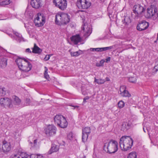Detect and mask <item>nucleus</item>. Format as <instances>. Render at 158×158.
Listing matches in <instances>:
<instances>
[{
    "label": "nucleus",
    "instance_id": "nucleus-2",
    "mask_svg": "<svg viewBox=\"0 0 158 158\" xmlns=\"http://www.w3.org/2000/svg\"><path fill=\"white\" fill-rule=\"evenodd\" d=\"M133 142V140L130 136H123L120 139V147L122 150L126 151L131 148Z\"/></svg>",
    "mask_w": 158,
    "mask_h": 158
},
{
    "label": "nucleus",
    "instance_id": "nucleus-3",
    "mask_svg": "<svg viewBox=\"0 0 158 158\" xmlns=\"http://www.w3.org/2000/svg\"><path fill=\"white\" fill-rule=\"evenodd\" d=\"M103 149L109 154L114 153L118 150V143L116 141L111 140L109 143L104 144Z\"/></svg>",
    "mask_w": 158,
    "mask_h": 158
},
{
    "label": "nucleus",
    "instance_id": "nucleus-43",
    "mask_svg": "<svg viewBox=\"0 0 158 158\" xmlns=\"http://www.w3.org/2000/svg\"><path fill=\"white\" fill-rule=\"evenodd\" d=\"M25 52H26L28 53H31V50H30V49L29 48H27L25 50Z\"/></svg>",
    "mask_w": 158,
    "mask_h": 158
},
{
    "label": "nucleus",
    "instance_id": "nucleus-52",
    "mask_svg": "<svg viewBox=\"0 0 158 158\" xmlns=\"http://www.w3.org/2000/svg\"><path fill=\"white\" fill-rule=\"evenodd\" d=\"M37 143V139H35L34 141V145H36Z\"/></svg>",
    "mask_w": 158,
    "mask_h": 158
},
{
    "label": "nucleus",
    "instance_id": "nucleus-26",
    "mask_svg": "<svg viewBox=\"0 0 158 158\" xmlns=\"http://www.w3.org/2000/svg\"><path fill=\"white\" fill-rule=\"evenodd\" d=\"M123 25L125 26L128 25L131 22L130 19L128 17H125L123 20H122Z\"/></svg>",
    "mask_w": 158,
    "mask_h": 158
},
{
    "label": "nucleus",
    "instance_id": "nucleus-49",
    "mask_svg": "<svg viewBox=\"0 0 158 158\" xmlns=\"http://www.w3.org/2000/svg\"><path fill=\"white\" fill-rule=\"evenodd\" d=\"M98 52H102L103 51L102 48H98Z\"/></svg>",
    "mask_w": 158,
    "mask_h": 158
},
{
    "label": "nucleus",
    "instance_id": "nucleus-24",
    "mask_svg": "<svg viewBox=\"0 0 158 158\" xmlns=\"http://www.w3.org/2000/svg\"><path fill=\"white\" fill-rule=\"evenodd\" d=\"M131 127V124L127 122H124L122 125L121 130L123 131H126L128 130Z\"/></svg>",
    "mask_w": 158,
    "mask_h": 158
},
{
    "label": "nucleus",
    "instance_id": "nucleus-48",
    "mask_svg": "<svg viewBox=\"0 0 158 158\" xmlns=\"http://www.w3.org/2000/svg\"><path fill=\"white\" fill-rule=\"evenodd\" d=\"M82 93L83 95H86L87 94V92L85 91H84L82 90H81Z\"/></svg>",
    "mask_w": 158,
    "mask_h": 158
},
{
    "label": "nucleus",
    "instance_id": "nucleus-38",
    "mask_svg": "<svg viewBox=\"0 0 158 158\" xmlns=\"http://www.w3.org/2000/svg\"><path fill=\"white\" fill-rule=\"evenodd\" d=\"M11 2V1L10 0H5L2 2V4L5 5H7L10 4Z\"/></svg>",
    "mask_w": 158,
    "mask_h": 158
},
{
    "label": "nucleus",
    "instance_id": "nucleus-37",
    "mask_svg": "<svg viewBox=\"0 0 158 158\" xmlns=\"http://www.w3.org/2000/svg\"><path fill=\"white\" fill-rule=\"evenodd\" d=\"M10 158H20V157L18 153L12 155Z\"/></svg>",
    "mask_w": 158,
    "mask_h": 158
},
{
    "label": "nucleus",
    "instance_id": "nucleus-33",
    "mask_svg": "<svg viewBox=\"0 0 158 158\" xmlns=\"http://www.w3.org/2000/svg\"><path fill=\"white\" fill-rule=\"evenodd\" d=\"M82 141L83 142H85L87 140L89 135L85 134H82Z\"/></svg>",
    "mask_w": 158,
    "mask_h": 158
},
{
    "label": "nucleus",
    "instance_id": "nucleus-42",
    "mask_svg": "<svg viewBox=\"0 0 158 158\" xmlns=\"http://www.w3.org/2000/svg\"><path fill=\"white\" fill-rule=\"evenodd\" d=\"M98 48H90V50L92 52L98 51Z\"/></svg>",
    "mask_w": 158,
    "mask_h": 158
},
{
    "label": "nucleus",
    "instance_id": "nucleus-9",
    "mask_svg": "<svg viewBox=\"0 0 158 158\" xmlns=\"http://www.w3.org/2000/svg\"><path fill=\"white\" fill-rule=\"evenodd\" d=\"M77 5L79 9H87L91 5V3L89 0H79L77 2Z\"/></svg>",
    "mask_w": 158,
    "mask_h": 158
},
{
    "label": "nucleus",
    "instance_id": "nucleus-44",
    "mask_svg": "<svg viewBox=\"0 0 158 158\" xmlns=\"http://www.w3.org/2000/svg\"><path fill=\"white\" fill-rule=\"evenodd\" d=\"M89 97L88 96H87L85 98L83 99V103L86 102V100L89 99Z\"/></svg>",
    "mask_w": 158,
    "mask_h": 158
},
{
    "label": "nucleus",
    "instance_id": "nucleus-21",
    "mask_svg": "<svg viewBox=\"0 0 158 158\" xmlns=\"http://www.w3.org/2000/svg\"><path fill=\"white\" fill-rule=\"evenodd\" d=\"M60 121V123L59 124V125H58V126L62 128L66 127L68 126V123L65 118L64 117L63 118H62Z\"/></svg>",
    "mask_w": 158,
    "mask_h": 158
},
{
    "label": "nucleus",
    "instance_id": "nucleus-16",
    "mask_svg": "<svg viewBox=\"0 0 158 158\" xmlns=\"http://www.w3.org/2000/svg\"><path fill=\"white\" fill-rule=\"evenodd\" d=\"M59 149V146L55 143L52 144L51 148L48 152V154H51L52 153L57 152Z\"/></svg>",
    "mask_w": 158,
    "mask_h": 158
},
{
    "label": "nucleus",
    "instance_id": "nucleus-46",
    "mask_svg": "<svg viewBox=\"0 0 158 158\" xmlns=\"http://www.w3.org/2000/svg\"><path fill=\"white\" fill-rule=\"evenodd\" d=\"M37 158H43L42 155L40 154H37Z\"/></svg>",
    "mask_w": 158,
    "mask_h": 158
},
{
    "label": "nucleus",
    "instance_id": "nucleus-56",
    "mask_svg": "<svg viewBox=\"0 0 158 158\" xmlns=\"http://www.w3.org/2000/svg\"><path fill=\"white\" fill-rule=\"evenodd\" d=\"M106 81H110V79L108 77H107L106 78Z\"/></svg>",
    "mask_w": 158,
    "mask_h": 158
},
{
    "label": "nucleus",
    "instance_id": "nucleus-8",
    "mask_svg": "<svg viewBox=\"0 0 158 158\" xmlns=\"http://www.w3.org/2000/svg\"><path fill=\"white\" fill-rule=\"evenodd\" d=\"M44 131L47 136H51L56 134V128L53 125H49L45 128Z\"/></svg>",
    "mask_w": 158,
    "mask_h": 158
},
{
    "label": "nucleus",
    "instance_id": "nucleus-15",
    "mask_svg": "<svg viewBox=\"0 0 158 158\" xmlns=\"http://www.w3.org/2000/svg\"><path fill=\"white\" fill-rule=\"evenodd\" d=\"M13 33L17 37L16 39L15 37L12 34H8L9 35V36H10L13 39H15V40H16L18 41L19 42L22 41H25L24 38L22 37L21 35L19 34V33L16 31H14Z\"/></svg>",
    "mask_w": 158,
    "mask_h": 158
},
{
    "label": "nucleus",
    "instance_id": "nucleus-34",
    "mask_svg": "<svg viewBox=\"0 0 158 158\" xmlns=\"http://www.w3.org/2000/svg\"><path fill=\"white\" fill-rule=\"evenodd\" d=\"M129 82L132 83H135L136 81V79L134 77H131L129 78Z\"/></svg>",
    "mask_w": 158,
    "mask_h": 158
},
{
    "label": "nucleus",
    "instance_id": "nucleus-51",
    "mask_svg": "<svg viewBox=\"0 0 158 158\" xmlns=\"http://www.w3.org/2000/svg\"><path fill=\"white\" fill-rule=\"evenodd\" d=\"M113 48L112 46H110L108 47H106L107 50H110L111 49Z\"/></svg>",
    "mask_w": 158,
    "mask_h": 158
},
{
    "label": "nucleus",
    "instance_id": "nucleus-17",
    "mask_svg": "<svg viewBox=\"0 0 158 158\" xmlns=\"http://www.w3.org/2000/svg\"><path fill=\"white\" fill-rule=\"evenodd\" d=\"M31 4L33 8L35 9L39 8L41 6L40 0H31Z\"/></svg>",
    "mask_w": 158,
    "mask_h": 158
},
{
    "label": "nucleus",
    "instance_id": "nucleus-20",
    "mask_svg": "<svg viewBox=\"0 0 158 158\" xmlns=\"http://www.w3.org/2000/svg\"><path fill=\"white\" fill-rule=\"evenodd\" d=\"M32 52L34 53L40 54L42 52V50L37 46L36 44H34L33 48H32Z\"/></svg>",
    "mask_w": 158,
    "mask_h": 158
},
{
    "label": "nucleus",
    "instance_id": "nucleus-12",
    "mask_svg": "<svg viewBox=\"0 0 158 158\" xmlns=\"http://www.w3.org/2000/svg\"><path fill=\"white\" fill-rule=\"evenodd\" d=\"M120 94L123 97H130L131 95L127 90L125 85H122L120 87L119 89Z\"/></svg>",
    "mask_w": 158,
    "mask_h": 158
},
{
    "label": "nucleus",
    "instance_id": "nucleus-4",
    "mask_svg": "<svg viewBox=\"0 0 158 158\" xmlns=\"http://www.w3.org/2000/svg\"><path fill=\"white\" fill-rule=\"evenodd\" d=\"M69 16L67 14H58L56 16L55 23L58 25L66 24L69 22Z\"/></svg>",
    "mask_w": 158,
    "mask_h": 158
},
{
    "label": "nucleus",
    "instance_id": "nucleus-50",
    "mask_svg": "<svg viewBox=\"0 0 158 158\" xmlns=\"http://www.w3.org/2000/svg\"><path fill=\"white\" fill-rule=\"evenodd\" d=\"M113 48L112 46H110L108 47H106L107 50H110L111 49Z\"/></svg>",
    "mask_w": 158,
    "mask_h": 158
},
{
    "label": "nucleus",
    "instance_id": "nucleus-39",
    "mask_svg": "<svg viewBox=\"0 0 158 158\" xmlns=\"http://www.w3.org/2000/svg\"><path fill=\"white\" fill-rule=\"evenodd\" d=\"M50 55H46L45 58H44V60L45 61H47L49 60L50 57Z\"/></svg>",
    "mask_w": 158,
    "mask_h": 158
},
{
    "label": "nucleus",
    "instance_id": "nucleus-6",
    "mask_svg": "<svg viewBox=\"0 0 158 158\" xmlns=\"http://www.w3.org/2000/svg\"><path fill=\"white\" fill-rule=\"evenodd\" d=\"M147 18H151L153 20H158V10L155 7H150L147 9V12L145 15Z\"/></svg>",
    "mask_w": 158,
    "mask_h": 158
},
{
    "label": "nucleus",
    "instance_id": "nucleus-22",
    "mask_svg": "<svg viewBox=\"0 0 158 158\" xmlns=\"http://www.w3.org/2000/svg\"><path fill=\"white\" fill-rule=\"evenodd\" d=\"M2 148L3 152H4L9 151L11 149L10 143L6 142L3 143L2 146Z\"/></svg>",
    "mask_w": 158,
    "mask_h": 158
},
{
    "label": "nucleus",
    "instance_id": "nucleus-11",
    "mask_svg": "<svg viewBox=\"0 0 158 158\" xmlns=\"http://www.w3.org/2000/svg\"><path fill=\"white\" fill-rule=\"evenodd\" d=\"M82 29L84 31V36L85 37L89 36L92 33V29L90 25H88L87 23H85L81 27Z\"/></svg>",
    "mask_w": 158,
    "mask_h": 158
},
{
    "label": "nucleus",
    "instance_id": "nucleus-36",
    "mask_svg": "<svg viewBox=\"0 0 158 158\" xmlns=\"http://www.w3.org/2000/svg\"><path fill=\"white\" fill-rule=\"evenodd\" d=\"M118 105L119 108H122L124 106L125 103L123 101H120L118 102Z\"/></svg>",
    "mask_w": 158,
    "mask_h": 158
},
{
    "label": "nucleus",
    "instance_id": "nucleus-25",
    "mask_svg": "<svg viewBox=\"0 0 158 158\" xmlns=\"http://www.w3.org/2000/svg\"><path fill=\"white\" fill-rule=\"evenodd\" d=\"M13 99V103L14 104L19 106L21 102V100L16 96H14L12 97Z\"/></svg>",
    "mask_w": 158,
    "mask_h": 158
},
{
    "label": "nucleus",
    "instance_id": "nucleus-32",
    "mask_svg": "<svg viewBox=\"0 0 158 158\" xmlns=\"http://www.w3.org/2000/svg\"><path fill=\"white\" fill-rule=\"evenodd\" d=\"M45 70L44 73V75L45 78L48 79L49 78V76L48 73V69L46 67H45Z\"/></svg>",
    "mask_w": 158,
    "mask_h": 158
},
{
    "label": "nucleus",
    "instance_id": "nucleus-5",
    "mask_svg": "<svg viewBox=\"0 0 158 158\" xmlns=\"http://www.w3.org/2000/svg\"><path fill=\"white\" fill-rule=\"evenodd\" d=\"M146 9L140 4L135 5L133 8V14H131L132 17L134 19H138L140 15Z\"/></svg>",
    "mask_w": 158,
    "mask_h": 158
},
{
    "label": "nucleus",
    "instance_id": "nucleus-47",
    "mask_svg": "<svg viewBox=\"0 0 158 158\" xmlns=\"http://www.w3.org/2000/svg\"><path fill=\"white\" fill-rule=\"evenodd\" d=\"M104 62H105V60H102L100 61L99 63L101 64V65H102V66H103V63Z\"/></svg>",
    "mask_w": 158,
    "mask_h": 158
},
{
    "label": "nucleus",
    "instance_id": "nucleus-27",
    "mask_svg": "<svg viewBox=\"0 0 158 158\" xmlns=\"http://www.w3.org/2000/svg\"><path fill=\"white\" fill-rule=\"evenodd\" d=\"M91 132V129L90 127H85V128L82 129V134H86V135H88Z\"/></svg>",
    "mask_w": 158,
    "mask_h": 158
},
{
    "label": "nucleus",
    "instance_id": "nucleus-23",
    "mask_svg": "<svg viewBox=\"0 0 158 158\" xmlns=\"http://www.w3.org/2000/svg\"><path fill=\"white\" fill-rule=\"evenodd\" d=\"M64 116H63L59 115H56L55 116L54 120L55 124H56L57 126L59 125V124L60 123V122L62 118Z\"/></svg>",
    "mask_w": 158,
    "mask_h": 158
},
{
    "label": "nucleus",
    "instance_id": "nucleus-35",
    "mask_svg": "<svg viewBox=\"0 0 158 158\" xmlns=\"http://www.w3.org/2000/svg\"><path fill=\"white\" fill-rule=\"evenodd\" d=\"M70 54L72 56H77L80 55V53L79 52V51H77L75 52H71Z\"/></svg>",
    "mask_w": 158,
    "mask_h": 158
},
{
    "label": "nucleus",
    "instance_id": "nucleus-45",
    "mask_svg": "<svg viewBox=\"0 0 158 158\" xmlns=\"http://www.w3.org/2000/svg\"><path fill=\"white\" fill-rule=\"evenodd\" d=\"M110 60V57H108L105 61V62L107 63L109 62Z\"/></svg>",
    "mask_w": 158,
    "mask_h": 158
},
{
    "label": "nucleus",
    "instance_id": "nucleus-30",
    "mask_svg": "<svg viewBox=\"0 0 158 158\" xmlns=\"http://www.w3.org/2000/svg\"><path fill=\"white\" fill-rule=\"evenodd\" d=\"M6 89L5 88H0V97L3 96L6 94Z\"/></svg>",
    "mask_w": 158,
    "mask_h": 158
},
{
    "label": "nucleus",
    "instance_id": "nucleus-18",
    "mask_svg": "<svg viewBox=\"0 0 158 158\" xmlns=\"http://www.w3.org/2000/svg\"><path fill=\"white\" fill-rule=\"evenodd\" d=\"M8 58L6 57L0 58V67L4 68L6 67L7 64Z\"/></svg>",
    "mask_w": 158,
    "mask_h": 158
},
{
    "label": "nucleus",
    "instance_id": "nucleus-59",
    "mask_svg": "<svg viewBox=\"0 0 158 158\" xmlns=\"http://www.w3.org/2000/svg\"><path fill=\"white\" fill-rule=\"evenodd\" d=\"M82 158H85V157H84Z\"/></svg>",
    "mask_w": 158,
    "mask_h": 158
},
{
    "label": "nucleus",
    "instance_id": "nucleus-40",
    "mask_svg": "<svg viewBox=\"0 0 158 158\" xmlns=\"http://www.w3.org/2000/svg\"><path fill=\"white\" fill-rule=\"evenodd\" d=\"M30 99L29 98H26L25 100V103L26 105H28L30 104Z\"/></svg>",
    "mask_w": 158,
    "mask_h": 158
},
{
    "label": "nucleus",
    "instance_id": "nucleus-41",
    "mask_svg": "<svg viewBox=\"0 0 158 158\" xmlns=\"http://www.w3.org/2000/svg\"><path fill=\"white\" fill-rule=\"evenodd\" d=\"M30 158H37V154H31L30 156Z\"/></svg>",
    "mask_w": 158,
    "mask_h": 158
},
{
    "label": "nucleus",
    "instance_id": "nucleus-54",
    "mask_svg": "<svg viewBox=\"0 0 158 158\" xmlns=\"http://www.w3.org/2000/svg\"><path fill=\"white\" fill-rule=\"evenodd\" d=\"M157 66H158V65L156 66H155L154 67V68L156 69V72L158 71V69H157Z\"/></svg>",
    "mask_w": 158,
    "mask_h": 158
},
{
    "label": "nucleus",
    "instance_id": "nucleus-58",
    "mask_svg": "<svg viewBox=\"0 0 158 158\" xmlns=\"http://www.w3.org/2000/svg\"><path fill=\"white\" fill-rule=\"evenodd\" d=\"M143 130L145 132H146V131H145V130L144 129V128H143Z\"/></svg>",
    "mask_w": 158,
    "mask_h": 158
},
{
    "label": "nucleus",
    "instance_id": "nucleus-1",
    "mask_svg": "<svg viewBox=\"0 0 158 158\" xmlns=\"http://www.w3.org/2000/svg\"><path fill=\"white\" fill-rule=\"evenodd\" d=\"M15 62L19 69L23 72H28L31 69V64L24 58L18 57Z\"/></svg>",
    "mask_w": 158,
    "mask_h": 158
},
{
    "label": "nucleus",
    "instance_id": "nucleus-14",
    "mask_svg": "<svg viewBox=\"0 0 158 158\" xmlns=\"http://www.w3.org/2000/svg\"><path fill=\"white\" fill-rule=\"evenodd\" d=\"M40 16L42 17V18L41 19V20L42 22H40L39 21L38 22H36V21H39L40 20V18L39 16V15H38V16L36 17L34 21V23L35 24V25L37 27H41L45 23V19H44L43 16L41 15L40 14Z\"/></svg>",
    "mask_w": 158,
    "mask_h": 158
},
{
    "label": "nucleus",
    "instance_id": "nucleus-19",
    "mask_svg": "<svg viewBox=\"0 0 158 158\" xmlns=\"http://www.w3.org/2000/svg\"><path fill=\"white\" fill-rule=\"evenodd\" d=\"M70 39L71 41L73 42L75 44H77L81 40V38L79 34L72 36Z\"/></svg>",
    "mask_w": 158,
    "mask_h": 158
},
{
    "label": "nucleus",
    "instance_id": "nucleus-28",
    "mask_svg": "<svg viewBox=\"0 0 158 158\" xmlns=\"http://www.w3.org/2000/svg\"><path fill=\"white\" fill-rule=\"evenodd\" d=\"M106 81L104 79H97L96 77L94 78V82H96L98 84L101 85L104 84Z\"/></svg>",
    "mask_w": 158,
    "mask_h": 158
},
{
    "label": "nucleus",
    "instance_id": "nucleus-10",
    "mask_svg": "<svg viewBox=\"0 0 158 158\" xmlns=\"http://www.w3.org/2000/svg\"><path fill=\"white\" fill-rule=\"evenodd\" d=\"M0 104L2 106L9 108H12L13 104L11 99L8 98H4L0 99Z\"/></svg>",
    "mask_w": 158,
    "mask_h": 158
},
{
    "label": "nucleus",
    "instance_id": "nucleus-57",
    "mask_svg": "<svg viewBox=\"0 0 158 158\" xmlns=\"http://www.w3.org/2000/svg\"><path fill=\"white\" fill-rule=\"evenodd\" d=\"M103 51H106L107 50L106 47L102 48Z\"/></svg>",
    "mask_w": 158,
    "mask_h": 158
},
{
    "label": "nucleus",
    "instance_id": "nucleus-55",
    "mask_svg": "<svg viewBox=\"0 0 158 158\" xmlns=\"http://www.w3.org/2000/svg\"><path fill=\"white\" fill-rule=\"evenodd\" d=\"M72 106L73 107H74V109H75V108H78L79 107V106Z\"/></svg>",
    "mask_w": 158,
    "mask_h": 158
},
{
    "label": "nucleus",
    "instance_id": "nucleus-13",
    "mask_svg": "<svg viewBox=\"0 0 158 158\" xmlns=\"http://www.w3.org/2000/svg\"><path fill=\"white\" fill-rule=\"evenodd\" d=\"M149 26L148 23L143 21L137 26V29L139 31H142L147 29Z\"/></svg>",
    "mask_w": 158,
    "mask_h": 158
},
{
    "label": "nucleus",
    "instance_id": "nucleus-31",
    "mask_svg": "<svg viewBox=\"0 0 158 158\" xmlns=\"http://www.w3.org/2000/svg\"><path fill=\"white\" fill-rule=\"evenodd\" d=\"M136 153L135 152H132L129 153L128 158H136Z\"/></svg>",
    "mask_w": 158,
    "mask_h": 158
},
{
    "label": "nucleus",
    "instance_id": "nucleus-53",
    "mask_svg": "<svg viewBox=\"0 0 158 158\" xmlns=\"http://www.w3.org/2000/svg\"><path fill=\"white\" fill-rule=\"evenodd\" d=\"M96 66L97 67H100L102 66V65H101L100 63H97L96 64Z\"/></svg>",
    "mask_w": 158,
    "mask_h": 158
},
{
    "label": "nucleus",
    "instance_id": "nucleus-29",
    "mask_svg": "<svg viewBox=\"0 0 158 158\" xmlns=\"http://www.w3.org/2000/svg\"><path fill=\"white\" fill-rule=\"evenodd\" d=\"M18 153L19 154L20 158H27L29 156V155L25 152H20L18 151Z\"/></svg>",
    "mask_w": 158,
    "mask_h": 158
},
{
    "label": "nucleus",
    "instance_id": "nucleus-7",
    "mask_svg": "<svg viewBox=\"0 0 158 158\" xmlns=\"http://www.w3.org/2000/svg\"><path fill=\"white\" fill-rule=\"evenodd\" d=\"M53 4L59 9L64 10L67 8V2L66 0H53Z\"/></svg>",
    "mask_w": 158,
    "mask_h": 158
}]
</instances>
